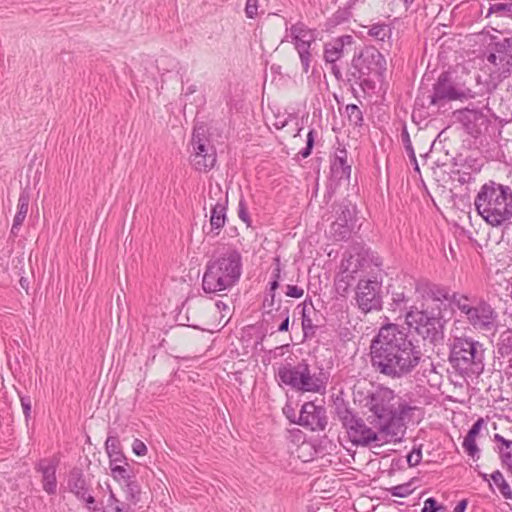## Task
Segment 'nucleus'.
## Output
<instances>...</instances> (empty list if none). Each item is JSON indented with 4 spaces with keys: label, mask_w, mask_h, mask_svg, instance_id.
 <instances>
[{
    "label": "nucleus",
    "mask_w": 512,
    "mask_h": 512,
    "mask_svg": "<svg viewBox=\"0 0 512 512\" xmlns=\"http://www.w3.org/2000/svg\"><path fill=\"white\" fill-rule=\"evenodd\" d=\"M408 327L395 323L382 325L370 343V361L374 370L392 379L410 374L420 363L423 353L410 329L424 341L436 346L443 344L447 320L439 307L412 305L407 309Z\"/></svg>",
    "instance_id": "nucleus-1"
},
{
    "label": "nucleus",
    "mask_w": 512,
    "mask_h": 512,
    "mask_svg": "<svg viewBox=\"0 0 512 512\" xmlns=\"http://www.w3.org/2000/svg\"><path fill=\"white\" fill-rule=\"evenodd\" d=\"M242 255L235 247H224L214 251L205 264L202 276V289L206 294L220 295L230 291L241 278Z\"/></svg>",
    "instance_id": "nucleus-2"
},
{
    "label": "nucleus",
    "mask_w": 512,
    "mask_h": 512,
    "mask_svg": "<svg viewBox=\"0 0 512 512\" xmlns=\"http://www.w3.org/2000/svg\"><path fill=\"white\" fill-rule=\"evenodd\" d=\"M474 206L488 225H505L512 218V189L508 185L489 180L480 187Z\"/></svg>",
    "instance_id": "nucleus-3"
},
{
    "label": "nucleus",
    "mask_w": 512,
    "mask_h": 512,
    "mask_svg": "<svg viewBox=\"0 0 512 512\" xmlns=\"http://www.w3.org/2000/svg\"><path fill=\"white\" fill-rule=\"evenodd\" d=\"M384 55L374 46L368 45L355 52L346 70V85H359L366 92L374 90L376 81L382 82L387 70Z\"/></svg>",
    "instance_id": "nucleus-4"
},
{
    "label": "nucleus",
    "mask_w": 512,
    "mask_h": 512,
    "mask_svg": "<svg viewBox=\"0 0 512 512\" xmlns=\"http://www.w3.org/2000/svg\"><path fill=\"white\" fill-rule=\"evenodd\" d=\"M448 361L462 377H478L484 371L485 348L471 337H455L449 345Z\"/></svg>",
    "instance_id": "nucleus-5"
},
{
    "label": "nucleus",
    "mask_w": 512,
    "mask_h": 512,
    "mask_svg": "<svg viewBox=\"0 0 512 512\" xmlns=\"http://www.w3.org/2000/svg\"><path fill=\"white\" fill-rule=\"evenodd\" d=\"M278 380L290 388L301 392L320 393L325 390L330 374L322 365L317 366V372L311 373L307 359H301L295 365L285 363L278 368Z\"/></svg>",
    "instance_id": "nucleus-6"
},
{
    "label": "nucleus",
    "mask_w": 512,
    "mask_h": 512,
    "mask_svg": "<svg viewBox=\"0 0 512 512\" xmlns=\"http://www.w3.org/2000/svg\"><path fill=\"white\" fill-rule=\"evenodd\" d=\"M453 302L454 307L473 328L490 331L497 326L498 314L483 297L461 294V296H453Z\"/></svg>",
    "instance_id": "nucleus-7"
},
{
    "label": "nucleus",
    "mask_w": 512,
    "mask_h": 512,
    "mask_svg": "<svg viewBox=\"0 0 512 512\" xmlns=\"http://www.w3.org/2000/svg\"><path fill=\"white\" fill-rule=\"evenodd\" d=\"M394 391L386 387H377L368 392L363 399L364 406L372 412L368 421L381 433L389 434L395 426Z\"/></svg>",
    "instance_id": "nucleus-8"
},
{
    "label": "nucleus",
    "mask_w": 512,
    "mask_h": 512,
    "mask_svg": "<svg viewBox=\"0 0 512 512\" xmlns=\"http://www.w3.org/2000/svg\"><path fill=\"white\" fill-rule=\"evenodd\" d=\"M474 94L468 88L459 87L450 71H443L432 87V93L429 95V106L441 107L448 102L456 100H467L473 98Z\"/></svg>",
    "instance_id": "nucleus-9"
},
{
    "label": "nucleus",
    "mask_w": 512,
    "mask_h": 512,
    "mask_svg": "<svg viewBox=\"0 0 512 512\" xmlns=\"http://www.w3.org/2000/svg\"><path fill=\"white\" fill-rule=\"evenodd\" d=\"M355 301L358 309L368 314L383 308L382 278H360L355 289Z\"/></svg>",
    "instance_id": "nucleus-10"
},
{
    "label": "nucleus",
    "mask_w": 512,
    "mask_h": 512,
    "mask_svg": "<svg viewBox=\"0 0 512 512\" xmlns=\"http://www.w3.org/2000/svg\"><path fill=\"white\" fill-rule=\"evenodd\" d=\"M191 144L194 151L191 155V162L195 169L204 172L213 169L217 161L216 149L210 145V140L203 127L194 128Z\"/></svg>",
    "instance_id": "nucleus-11"
},
{
    "label": "nucleus",
    "mask_w": 512,
    "mask_h": 512,
    "mask_svg": "<svg viewBox=\"0 0 512 512\" xmlns=\"http://www.w3.org/2000/svg\"><path fill=\"white\" fill-rule=\"evenodd\" d=\"M489 54L486 59L498 68L500 76L507 78L512 75V33L504 37H492L488 45Z\"/></svg>",
    "instance_id": "nucleus-12"
},
{
    "label": "nucleus",
    "mask_w": 512,
    "mask_h": 512,
    "mask_svg": "<svg viewBox=\"0 0 512 512\" xmlns=\"http://www.w3.org/2000/svg\"><path fill=\"white\" fill-rule=\"evenodd\" d=\"M298 425L311 431H323L327 426L326 409L314 402L304 403L298 416Z\"/></svg>",
    "instance_id": "nucleus-13"
},
{
    "label": "nucleus",
    "mask_w": 512,
    "mask_h": 512,
    "mask_svg": "<svg viewBox=\"0 0 512 512\" xmlns=\"http://www.w3.org/2000/svg\"><path fill=\"white\" fill-rule=\"evenodd\" d=\"M345 430L348 439L355 446L367 447L380 440L379 430L374 431L371 427L367 426L360 417H357L353 421V424L348 425Z\"/></svg>",
    "instance_id": "nucleus-14"
},
{
    "label": "nucleus",
    "mask_w": 512,
    "mask_h": 512,
    "mask_svg": "<svg viewBox=\"0 0 512 512\" xmlns=\"http://www.w3.org/2000/svg\"><path fill=\"white\" fill-rule=\"evenodd\" d=\"M67 488L78 500H81L86 504L96 503L95 497L91 495L89 484L80 467H73L69 471Z\"/></svg>",
    "instance_id": "nucleus-15"
},
{
    "label": "nucleus",
    "mask_w": 512,
    "mask_h": 512,
    "mask_svg": "<svg viewBox=\"0 0 512 512\" xmlns=\"http://www.w3.org/2000/svg\"><path fill=\"white\" fill-rule=\"evenodd\" d=\"M353 254L350 255L349 259H347V265L353 266L352 270L357 272L358 270H363L370 266H375L381 269L382 259L373 252L370 248H367L361 244H356L352 248Z\"/></svg>",
    "instance_id": "nucleus-16"
},
{
    "label": "nucleus",
    "mask_w": 512,
    "mask_h": 512,
    "mask_svg": "<svg viewBox=\"0 0 512 512\" xmlns=\"http://www.w3.org/2000/svg\"><path fill=\"white\" fill-rule=\"evenodd\" d=\"M416 292L423 298H428L436 302L448 301L450 306H454L453 296H461V293H450L447 286L432 283L430 281H420L416 283Z\"/></svg>",
    "instance_id": "nucleus-17"
},
{
    "label": "nucleus",
    "mask_w": 512,
    "mask_h": 512,
    "mask_svg": "<svg viewBox=\"0 0 512 512\" xmlns=\"http://www.w3.org/2000/svg\"><path fill=\"white\" fill-rule=\"evenodd\" d=\"M459 121L464 126L468 134L474 138H478L484 130L487 129L489 120L479 110L464 109L459 111Z\"/></svg>",
    "instance_id": "nucleus-18"
},
{
    "label": "nucleus",
    "mask_w": 512,
    "mask_h": 512,
    "mask_svg": "<svg viewBox=\"0 0 512 512\" xmlns=\"http://www.w3.org/2000/svg\"><path fill=\"white\" fill-rule=\"evenodd\" d=\"M348 151L345 147H338L330 160L331 180L340 183L349 180L351 176V164L348 163Z\"/></svg>",
    "instance_id": "nucleus-19"
},
{
    "label": "nucleus",
    "mask_w": 512,
    "mask_h": 512,
    "mask_svg": "<svg viewBox=\"0 0 512 512\" xmlns=\"http://www.w3.org/2000/svg\"><path fill=\"white\" fill-rule=\"evenodd\" d=\"M57 466L58 460L55 459H40L35 465L36 472L42 475V488L48 495H55L57 492Z\"/></svg>",
    "instance_id": "nucleus-20"
},
{
    "label": "nucleus",
    "mask_w": 512,
    "mask_h": 512,
    "mask_svg": "<svg viewBox=\"0 0 512 512\" xmlns=\"http://www.w3.org/2000/svg\"><path fill=\"white\" fill-rule=\"evenodd\" d=\"M354 38L351 35H342L324 44L323 57L326 63H333L340 60L345 52L346 46H351Z\"/></svg>",
    "instance_id": "nucleus-21"
},
{
    "label": "nucleus",
    "mask_w": 512,
    "mask_h": 512,
    "mask_svg": "<svg viewBox=\"0 0 512 512\" xmlns=\"http://www.w3.org/2000/svg\"><path fill=\"white\" fill-rule=\"evenodd\" d=\"M227 206L228 196L226 195L223 202L219 201L211 207L209 230H206L205 225L203 226V232L206 235H219L227 220Z\"/></svg>",
    "instance_id": "nucleus-22"
},
{
    "label": "nucleus",
    "mask_w": 512,
    "mask_h": 512,
    "mask_svg": "<svg viewBox=\"0 0 512 512\" xmlns=\"http://www.w3.org/2000/svg\"><path fill=\"white\" fill-rule=\"evenodd\" d=\"M105 450L109 458V466L123 463L128 466L127 458L122 450V446L115 429L108 430V436L105 441Z\"/></svg>",
    "instance_id": "nucleus-23"
},
{
    "label": "nucleus",
    "mask_w": 512,
    "mask_h": 512,
    "mask_svg": "<svg viewBox=\"0 0 512 512\" xmlns=\"http://www.w3.org/2000/svg\"><path fill=\"white\" fill-rule=\"evenodd\" d=\"M493 441L499 444L495 450L499 454L501 465L506 469H512V440L496 433L493 436Z\"/></svg>",
    "instance_id": "nucleus-24"
},
{
    "label": "nucleus",
    "mask_w": 512,
    "mask_h": 512,
    "mask_svg": "<svg viewBox=\"0 0 512 512\" xmlns=\"http://www.w3.org/2000/svg\"><path fill=\"white\" fill-rule=\"evenodd\" d=\"M29 201H30L29 193L26 191H22L19 195L18 205H17V213L14 216L13 224H12V228H11V233L13 235H17L20 227L22 226V224L26 218V215L28 212V207H29Z\"/></svg>",
    "instance_id": "nucleus-25"
},
{
    "label": "nucleus",
    "mask_w": 512,
    "mask_h": 512,
    "mask_svg": "<svg viewBox=\"0 0 512 512\" xmlns=\"http://www.w3.org/2000/svg\"><path fill=\"white\" fill-rule=\"evenodd\" d=\"M336 212V220H347V222L350 223V225L356 224V205L352 203V201L348 198L342 199L335 210Z\"/></svg>",
    "instance_id": "nucleus-26"
},
{
    "label": "nucleus",
    "mask_w": 512,
    "mask_h": 512,
    "mask_svg": "<svg viewBox=\"0 0 512 512\" xmlns=\"http://www.w3.org/2000/svg\"><path fill=\"white\" fill-rule=\"evenodd\" d=\"M335 414L341 422L342 426L346 428L348 425L353 424V421L358 417L356 413L349 407L348 403L343 398L337 397L334 401Z\"/></svg>",
    "instance_id": "nucleus-27"
},
{
    "label": "nucleus",
    "mask_w": 512,
    "mask_h": 512,
    "mask_svg": "<svg viewBox=\"0 0 512 512\" xmlns=\"http://www.w3.org/2000/svg\"><path fill=\"white\" fill-rule=\"evenodd\" d=\"M341 274L335 278V287L338 293L344 294L348 291V288L351 286V282L355 279L353 275L355 270H350V266L345 265L342 262Z\"/></svg>",
    "instance_id": "nucleus-28"
},
{
    "label": "nucleus",
    "mask_w": 512,
    "mask_h": 512,
    "mask_svg": "<svg viewBox=\"0 0 512 512\" xmlns=\"http://www.w3.org/2000/svg\"><path fill=\"white\" fill-rule=\"evenodd\" d=\"M355 225H350L347 220H335L331 225L332 234L337 241H346L351 237Z\"/></svg>",
    "instance_id": "nucleus-29"
},
{
    "label": "nucleus",
    "mask_w": 512,
    "mask_h": 512,
    "mask_svg": "<svg viewBox=\"0 0 512 512\" xmlns=\"http://www.w3.org/2000/svg\"><path fill=\"white\" fill-rule=\"evenodd\" d=\"M497 353L499 357L508 358V361L512 362V330L501 334L497 343Z\"/></svg>",
    "instance_id": "nucleus-30"
},
{
    "label": "nucleus",
    "mask_w": 512,
    "mask_h": 512,
    "mask_svg": "<svg viewBox=\"0 0 512 512\" xmlns=\"http://www.w3.org/2000/svg\"><path fill=\"white\" fill-rule=\"evenodd\" d=\"M313 41L307 42V43H301L297 44V46H294L296 51L298 52L302 71L303 73L307 74L310 70V64L312 61V54H311V45Z\"/></svg>",
    "instance_id": "nucleus-31"
},
{
    "label": "nucleus",
    "mask_w": 512,
    "mask_h": 512,
    "mask_svg": "<svg viewBox=\"0 0 512 512\" xmlns=\"http://www.w3.org/2000/svg\"><path fill=\"white\" fill-rule=\"evenodd\" d=\"M109 467L111 470L112 478L115 481H117L118 483L123 482L125 484L132 480V475H131L132 471H131V467L129 464L127 466L123 463H119V464L111 465Z\"/></svg>",
    "instance_id": "nucleus-32"
},
{
    "label": "nucleus",
    "mask_w": 512,
    "mask_h": 512,
    "mask_svg": "<svg viewBox=\"0 0 512 512\" xmlns=\"http://www.w3.org/2000/svg\"><path fill=\"white\" fill-rule=\"evenodd\" d=\"M495 15L498 18L512 19V2L490 3L486 17Z\"/></svg>",
    "instance_id": "nucleus-33"
},
{
    "label": "nucleus",
    "mask_w": 512,
    "mask_h": 512,
    "mask_svg": "<svg viewBox=\"0 0 512 512\" xmlns=\"http://www.w3.org/2000/svg\"><path fill=\"white\" fill-rule=\"evenodd\" d=\"M125 499L129 504L137 505L141 501V488L136 480L124 484Z\"/></svg>",
    "instance_id": "nucleus-34"
},
{
    "label": "nucleus",
    "mask_w": 512,
    "mask_h": 512,
    "mask_svg": "<svg viewBox=\"0 0 512 512\" xmlns=\"http://www.w3.org/2000/svg\"><path fill=\"white\" fill-rule=\"evenodd\" d=\"M491 480L493 483L498 487L499 492L505 499H511L512 498V489L510 485L507 483V481L504 479L503 474L496 470L490 475Z\"/></svg>",
    "instance_id": "nucleus-35"
},
{
    "label": "nucleus",
    "mask_w": 512,
    "mask_h": 512,
    "mask_svg": "<svg viewBox=\"0 0 512 512\" xmlns=\"http://www.w3.org/2000/svg\"><path fill=\"white\" fill-rule=\"evenodd\" d=\"M307 32L308 31L306 26L302 23H298L291 26L290 37L294 46H297V44L313 41V39H305Z\"/></svg>",
    "instance_id": "nucleus-36"
},
{
    "label": "nucleus",
    "mask_w": 512,
    "mask_h": 512,
    "mask_svg": "<svg viewBox=\"0 0 512 512\" xmlns=\"http://www.w3.org/2000/svg\"><path fill=\"white\" fill-rule=\"evenodd\" d=\"M368 35L376 41L384 42L386 38H390L391 28L385 23H377L371 26L368 31Z\"/></svg>",
    "instance_id": "nucleus-37"
},
{
    "label": "nucleus",
    "mask_w": 512,
    "mask_h": 512,
    "mask_svg": "<svg viewBox=\"0 0 512 512\" xmlns=\"http://www.w3.org/2000/svg\"><path fill=\"white\" fill-rule=\"evenodd\" d=\"M401 139H402L404 148L408 154V157L414 165V170L419 171V165H418L416 155H415V152H414L411 140H410V135L407 130V126L405 124L403 125L402 131H401Z\"/></svg>",
    "instance_id": "nucleus-38"
},
{
    "label": "nucleus",
    "mask_w": 512,
    "mask_h": 512,
    "mask_svg": "<svg viewBox=\"0 0 512 512\" xmlns=\"http://www.w3.org/2000/svg\"><path fill=\"white\" fill-rule=\"evenodd\" d=\"M346 113L350 124L354 125L355 127H360L363 125V113L356 104H348L346 106Z\"/></svg>",
    "instance_id": "nucleus-39"
},
{
    "label": "nucleus",
    "mask_w": 512,
    "mask_h": 512,
    "mask_svg": "<svg viewBox=\"0 0 512 512\" xmlns=\"http://www.w3.org/2000/svg\"><path fill=\"white\" fill-rule=\"evenodd\" d=\"M316 135V130L314 128H310L306 138V146L298 152V155L303 159L308 158L311 155L315 145Z\"/></svg>",
    "instance_id": "nucleus-40"
},
{
    "label": "nucleus",
    "mask_w": 512,
    "mask_h": 512,
    "mask_svg": "<svg viewBox=\"0 0 512 512\" xmlns=\"http://www.w3.org/2000/svg\"><path fill=\"white\" fill-rule=\"evenodd\" d=\"M302 306V330L304 337L308 336V333H315L316 326L313 325L311 318L306 314V302L299 304L298 307Z\"/></svg>",
    "instance_id": "nucleus-41"
},
{
    "label": "nucleus",
    "mask_w": 512,
    "mask_h": 512,
    "mask_svg": "<svg viewBox=\"0 0 512 512\" xmlns=\"http://www.w3.org/2000/svg\"><path fill=\"white\" fill-rule=\"evenodd\" d=\"M409 297L405 295L403 291H393L392 292V307L393 310L396 309H407V303L409 302Z\"/></svg>",
    "instance_id": "nucleus-42"
},
{
    "label": "nucleus",
    "mask_w": 512,
    "mask_h": 512,
    "mask_svg": "<svg viewBox=\"0 0 512 512\" xmlns=\"http://www.w3.org/2000/svg\"><path fill=\"white\" fill-rule=\"evenodd\" d=\"M464 451L471 456L472 458L479 459V448L476 444L475 438H471L470 436H465L464 441L462 443Z\"/></svg>",
    "instance_id": "nucleus-43"
},
{
    "label": "nucleus",
    "mask_w": 512,
    "mask_h": 512,
    "mask_svg": "<svg viewBox=\"0 0 512 512\" xmlns=\"http://www.w3.org/2000/svg\"><path fill=\"white\" fill-rule=\"evenodd\" d=\"M445 510V506L437 501L434 497H429L424 501L421 512H441Z\"/></svg>",
    "instance_id": "nucleus-44"
},
{
    "label": "nucleus",
    "mask_w": 512,
    "mask_h": 512,
    "mask_svg": "<svg viewBox=\"0 0 512 512\" xmlns=\"http://www.w3.org/2000/svg\"><path fill=\"white\" fill-rule=\"evenodd\" d=\"M389 492L392 496L404 498L409 496L413 492V489L410 483H405L391 487Z\"/></svg>",
    "instance_id": "nucleus-45"
},
{
    "label": "nucleus",
    "mask_w": 512,
    "mask_h": 512,
    "mask_svg": "<svg viewBox=\"0 0 512 512\" xmlns=\"http://www.w3.org/2000/svg\"><path fill=\"white\" fill-rule=\"evenodd\" d=\"M406 460L409 467L417 466L422 460V444L414 447L406 456Z\"/></svg>",
    "instance_id": "nucleus-46"
},
{
    "label": "nucleus",
    "mask_w": 512,
    "mask_h": 512,
    "mask_svg": "<svg viewBox=\"0 0 512 512\" xmlns=\"http://www.w3.org/2000/svg\"><path fill=\"white\" fill-rule=\"evenodd\" d=\"M238 217L249 227L251 218L248 212L247 203L243 196L240 197L237 209Z\"/></svg>",
    "instance_id": "nucleus-47"
},
{
    "label": "nucleus",
    "mask_w": 512,
    "mask_h": 512,
    "mask_svg": "<svg viewBox=\"0 0 512 512\" xmlns=\"http://www.w3.org/2000/svg\"><path fill=\"white\" fill-rule=\"evenodd\" d=\"M352 13L349 7L339 8L332 16V21L335 25L341 24L349 20Z\"/></svg>",
    "instance_id": "nucleus-48"
},
{
    "label": "nucleus",
    "mask_w": 512,
    "mask_h": 512,
    "mask_svg": "<svg viewBox=\"0 0 512 512\" xmlns=\"http://www.w3.org/2000/svg\"><path fill=\"white\" fill-rule=\"evenodd\" d=\"M292 306V301H286L284 304L279 301L278 306L276 308V316L277 319L281 321L283 319L288 320L290 318V308Z\"/></svg>",
    "instance_id": "nucleus-49"
},
{
    "label": "nucleus",
    "mask_w": 512,
    "mask_h": 512,
    "mask_svg": "<svg viewBox=\"0 0 512 512\" xmlns=\"http://www.w3.org/2000/svg\"><path fill=\"white\" fill-rule=\"evenodd\" d=\"M415 408L410 406L407 402H400L398 407H395V423L403 420L405 416Z\"/></svg>",
    "instance_id": "nucleus-50"
},
{
    "label": "nucleus",
    "mask_w": 512,
    "mask_h": 512,
    "mask_svg": "<svg viewBox=\"0 0 512 512\" xmlns=\"http://www.w3.org/2000/svg\"><path fill=\"white\" fill-rule=\"evenodd\" d=\"M283 414L292 424L298 425V416L296 415V410L291 402H287L283 407Z\"/></svg>",
    "instance_id": "nucleus-51"
},
{
    "label": "nucleus",
    "mask_w": 512,
    "mask_h": 512,
    "mask_svg": "<svg viewBox=\"0 0 512 512\" xmlns=\"http://www.w3.org/2000/svg\"><path fill=\"white\" fill-rule=\"evenodd\" d=\"M20 402H21V407L23 409V413L25 416V421H26V423H28L30 416H31V407H32L31 397L28 395H20Z\"/></svg>",
    "instance_id": "nucleus-52"
},
{
    "label": "nucleus",
    "mask_w": 512,
    "mask_h": 512,
    "mask_svg": "<svg viewBox=\"0 0 512 512\" xmlns=\"http://www.w3.org/2000/svg\"><path fill=\"white\" fill-rule=\"evenodd\" d=\"M259 0H246L245 14L249 19H254L257 16Z\"/></svg>",
    "instance_id": "nucleus-53"
},
{
    "label": "nucleus",
    "mask_w": 512,
    "mask_h": 512,
    "mask_svg": "<svg viewBox=\"0 0 512 512\" xmlns=\"http://www.w3.org/2000/svg\"><path fill=\"white\" fill-rule=\"evenodd\" d=\"M339 184L340 183H337V182H334L331 180V182L326 185V191L323 196L324 203L328 204L332 200V198L336 192V188Z\"/></svg>",
    "instance_id": "nucleus-54"
},
{
    "label": "nucleus",
    "mask_w": 512,
    "mask_h": 512,
    "mask_svg": "<svg viewBox=\"0 0 512 512\" xmlns=\"http://www.w3.org/2000/svg\"><path fill=\"white\" fill-rule=\"evenodd\" d=\"M132 451L136 456H144L147 453V446L140 439H135L132 443Z\"/></svg>",
    "instance_id": "nucleus-55"
},
{
    "label": "nucleus",
    "mask_w": 512,
    "mask_h": 512,
    "mask_svg": "<svg viewBox=\"0 0 512 512\" xmlns=\"http://www.w3.org/2000/svg\"><path fill=\"white\" fill-rule=\"evenodd\" d=\"M285 294L288 297L298 299L304 295V289L297 285H287Z\"/></svg>",
    "instance_id": "nucleus-56"
},
{
    "label": "nucleus",
    "mask_w": 512,
    "mask_h": 512,
    "mask_svg": "<svg viewBox=\"0 0 512 512\" xmlns=\"http://www.w3.org/2000/svg\"><path fill=\"white\" fill-rule=\"evenodd\" d=\"M484 424V420L482 418L477 419L473 425L468 430L467 434L465 436H470L471 438H475L480 433V430L482 428V425Z\"/></svg>",
    "instance_id": "nucleus-57"
},
{
    "label": "nucleus",
    "mask_w": 512,
    "mask_h": 512,
    "mask_svg": "<svg viewBox=\"0 0 512 512\" xmlns=\"http://www.w3.org/2000/svg\"><path fill=\"white\" fill-rule=\"evenodd\" d=\"M331 64V73L334 75L335 79L338 82H344L346 84V76H343V73L341 72L340 67L336 64V62L330 63Z\"/></svg>",
    "instance_id": "nucleus-58"
},
{
    "label": "nucleus",
    "mask_w": 512,
    "mask_h": 512,
    "mask_svg": "<svg viewBox=\"0 0 512 512\" xmlns=\"http://www.w3.org/2000/svg\"><path fill=\"white\" fill-rule=\"evenodd\" d=\"M262 317H263V323H266V324H269L270 322L275 321L277 319L276 309L274 310L273 308H271V309L264 310L262 313Z\"/></svg>",
    "instance_id": "nucleus-59"
},
{
    "label": "nucleus",
    "mask_w": 512,
    "mask_h": 512,
    "mask_svg": "<svg viewBox=\"0 0 512 512\" xmlns=\"http://www.w3.org/2000/svg\"><path fill=\"white\" fill-rule=\"evenodd\" d=\"M275 297H276V295H273V294L271 295V294H268V292H265V296H264L263 303H262V307L264 310L273 308L274 303H275Z\"/></svg>",
    "instance_id": "nucleus-60"
},
{
    "label": "nucleus",
    "mask_w": 512,
    "mask_h": 512,
    "mask_svg": "<svg viewBox=\"0 0 512 512\" xmlns=\"http://www.w3.org/2000/svg\"><path fill=\"white\" fill-rule=\"evenodd\" d=\"M275 267L272 272L271 279H276L277 281H280L281 278V264L279 257L274 258Z\"/></svg>",
    "instance_id": "nucleus-61"
},
{
    "label": "nucleus",
    "mask_w": 512,
    "mask_h": 512,
    "mask_svg": "<svg viewBox=\"0 0 512 512\" xmlns=\"http://www.w3.org/2000/svg\"><path fill=\"white\" fill-rule=\"evenodd\" d=\"M280 286V281H277L276 279H271V281L269 282L268 284V288L266 290V292H268V294H273V295H276V290L279 288Z\"/></svg>",
    "instance_id": "nucleus-62"
},
{
    "label": "nucleus",
    "mask_w": 512,
    "mask_h": 512,
    "mask_svg": "<svg viewBox=\"0 0 512 512\" xmlns=\"http://www.w3.org/2000/svg\"><path fill=\"white\" fill-rule=\"evenodd\" d=\"M467 506H468V500L462 499L457 503L456 507L454 508V512H465Z\"/></svg>",
    "instance_id": "nucleus-63"
},
{
    "label": "nucleus",
    "mask_w": 512,
    "mask_h": 512,
    "mask_svg": "<svg viewBox=\"0 0 512 512\" xmlns=\"http://www.w3.org/2000/svg\"><path fill=\"white\" fill-rule=\"evenodd\" d=\"M86 505L91 512H106L105 508L102 506H97L95 504H86Z\"/></svg>",
    "instance_id": "nucleus-64"
}]
</instances>
